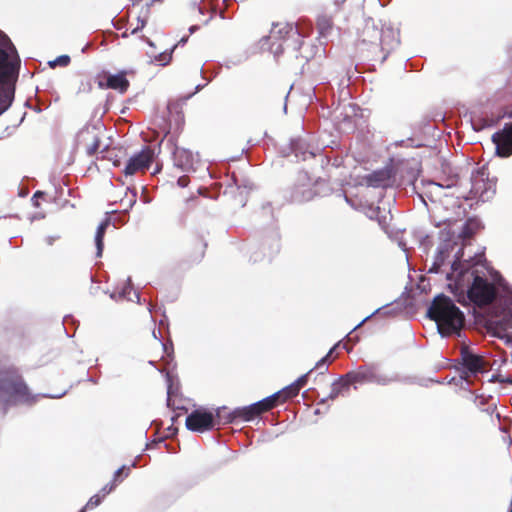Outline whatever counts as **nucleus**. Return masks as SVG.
Segmentation results:
<instances>
[{
	"mask_svg": "<svg viewBox=\"0 0 512 512\" xmlns=\"http://www.w3.org/2000/svg\"><path fill=\"white\" fill-rule=\"evenodd\" d=\"M373 383L386 386L391 383H412V378L409 376H401L398 373L385 374L379 373L375 370Z\"/></svg>",
	"mask_w": 512,
	"mask_h": 512,
	"instance_id": "bb28decb",
	"label": "nucleus"
},
{
	"mask_svg": "<svg viewBox=\"0 0 512 512\" xmlns=\"http://www.w3.org/2000/svg\"><path fill=\"white\" fill-rule=\"evenodd\" d=\"M165 381L167 384L166 404L169 408H173L172 397L177 396L180 392V382L173 373L167 371L165 373Z\"/></svg>",
	"mask_w": 512,
	"mask_h": 512,
	"instance_id": "c756f323",
	"label": "nucleus"
},
{
	"mask_svg": "<svg viewBox=\"0 0 512 512\" xmlns=\"http://www.w3.org/2000/svg\"><path fill=\"white\" fill-rule=\"evenodd\" d=\"M460 361L458 362L461 370V378L483 374L492 368V365L484 358V356L475 353L469 346L463 345L460 348Z\"/></svg>",
	"mask_w": 512,
	"mask_h": 512,
	"instance_id": "1a4fd4ad",
	"label": "nucleus"
},
{
	"mask_svg": "<svg viewBox=\"0 0 512 512\" xmlns=\"http://www.w3.org/2000/svg\"><path fill=\"white\" fill-rule=\"evenodd\" d=\"M198 155H194L192 151L180 148L176 145H174L173 151H172V158L174 165L181 169L184 172H190L195 171L196 167L195 165L198 163L197 159Z\"/></svg>",
	"mask_w": 512,
	"mask_h": 512,
	"instance_id": "a211bd4d",
	"label": "nucleus"
},
{
	"mask_svg": "<svg viewBox=\"0 0 512 512\" xmlns=\"http://www.w3.org/2000/svg\"><path fill=\"white\" fill-rule=\"evenodd\" d=\"M367 216L371 220H376L379 226L385 229L388 226V216L381 210L379 206H370L367 211Z\"/></svg>",
	"mask_w": 512,
	"mask_h": 512,
	"instance_id": "72a5a7b5",
	"label": "nucleus"
},
{
	"mask_svg": "<svg viewBox=\"0 0 512 512\" xmlns=\"http://www.w3.org/2000/svg\"><path fill=\"white\" fill-rule=\"evenodd\" d=\"M58 238V236H47L45 241L49 246H52Z\"/></svg>",
	"mask_w": 512,
	"mask_h": 512,
	"instance_id": "69168bd1",
	"label": "nucleus"
},
{
	"mask_svg": "<svg viewBox=\"0 0 512 512\" xmlns=\"http://www.w3.org/2000/svg\"><path fill=\"white\" fill-rule=\"evenodd\" d=\"M314 61L310 62L306 68V73H308L313 79V95L318 101H322L323 95L326 90H332L330 82L333 80H339L342 82V79H339L340 76L344 73V69L339 65L335 67H321L313 68Z\"/></svg>",
	"mask_w": 512,
	"mask_h": 512,
	"instance_id": "0eeeda50",
	"label": "nucleus"
},
{
	"mask_svg": "<svg viewBox=\"0 0 512 512\" xmlns=\"http://www.w3.org/2000/svg\"><path fill=\"white\" fill-rule=\"evenodd\" d=\"M359 37L363 43L378 45V40L381 38V25H377L371 17L365 18Z\"/></svg>",
	"mask_w": 512,
	"mask_h": 512,
	"instance_id": "4be33fe9",
	"label": "nucleus"
},
{
	"mask_svg": "<svg viewBox=\"0 0 512 512\" xmlns=\"http://www.w3.org/2000/svg\"><path fill=\"white\" fill-rule=\"evenodd\" d=\"M163 440H164V439H163V438H161V439H159V440H154V441H152V442H150V443H147V444H146V448H147V449H150V448H152L154 445H157L158 443L162 442Z\"/></svg>",
	"mask_w": 512,
	"mask_h": 512,
	"instance_id": "338daca9",
	"label": "nucleus"
},
{
	"mask_svg": "<svg viewBox=\"0 0 512 512\" xmlns=\"http://www.w3.org/2000/svg\"><path fill=\"white\" fill-rule=\"evenodd\" d=\"M160 329H169V320L165 313H163L162 318L159 320Z\"/></svg>",
	"mask_w": 512,
	"mask_h": 512,
	"instance_id": "4d7b16f0",
	"label": "nucleus"
},
{
	"mask_svg": "<svg viewBox=\"0 0 512 512\" xmlns=\"http://www.w3.org/2000/svg\"><path fill=\"white\" fill-rule=\"evenodd\" d=\"M154 150L144 147L140 152L132 155L123 170L125 176H132L139 171L148 170L154 160Z\"/></svg>",
	"mask_w": 512,
	"mask_h": 512,
	"instance_id": "2eb2a0df",
	"label": "nucleus"
},
{
	"mask_svg": "<svg viewBox=\"0 0 512 512\" xmlns=\"http://www.w3.org/2000/svg\"><path fill=\"white\" fill-rule=\"evenodd\" d=\"M257 403H259V407L263 408V412H265L277 406L278 404L283 403V401L280 398V393L277 391L272 395H269L263 398L262 400L257 401Z\"/></svg>",
	"mask_w": 512,
	"mask_h": 512,
	"instance_id": "f704fd0d",
	"label": "nucleus"
},
{
	"mask_svg": "<svg viewBox=\"0 0 512 512\" xmlns=\"http://www.w3.org/2000/svg\"><path fill=\"white\" fill-rule=\"evenodd\" d=\"M400 44L399 31L395 30L390 24L381 23V38L378 40L381 50L387 54L397 48Z\"/></svg>",
	"mask_w": 512,
	"mask_h": 512,
	"instance_id": "aec40b11",
	"label": "nucleus"
},
{
	"mask_svg": "<svg viewBox=\"0 0 512 512\" xmlns=\"http://www.w3.org/2000/svg\"><path fill=\"white\" fill-rule=\"evenodd\" d=\"M313 369L309 370L307 373L301 375L298 379L294 381V384L300 388L304 387L307 384L308 376L312 373Z\"/></svg>",
	"mask_w": 512,
	"mask_h": 512,
	"instance_id": "3c124183",
	"label": "nucleus"
},
{
	"mask_svg": "<svg viewBox=\"0 0 512 512\" xmlns=\"http://www.w3.org/2000/svg\"><path fill=\"white\" fill-rule=\"evenodd\" d=\"M16 82L7 83L0 89V115L6 112L14 101Z\"/></svg>",
	"mask_w": 512,
	"mask_h": 512,
	"instance_id": "c85d7f7f",
	"label": "nucleus"
},
{
	"mask_svg": "<svg viewBox=\"0 0 512 512\" xmlns=\"http://www.w3.org/2000/svg\"><path fill=\"white\" fill-rule=\"evenodd\" d=\"M263 413V408L259 407V403L255 402L245 407H238L230 412L225 423H234L237 419L243 421H251Z\"/></svg>",
	"mask_w": 512,
	"mask_h": 512,
	"instance_id": "412c9836",
	"label": "nucleus"
},
{
	"mask_svg": "<svg viewBox=\"0 0 512 512\" xmlns=\"http://www.w3.org/2000/svg\"><path fill=\"white\" fill-rule=\"evenodd\" d=\"M177 183L180 187H186L188 183V179L185 176L178 178Z\"/></svg>",
	"mask_w": 512,
	"mask_h": 512,
	"instance_id": "0e129e2a",
	"label": "nucleus"
},
{
	"mask_svg": "<svg viewBox=\"0 0 512 512\" xmlns=\"http://www.w3.org/2000/svg\"><path fill=\"white\" fill-rule=\"evenodd\" d=\"M153 337H154L155 339H157V340L161 343V345H162V347H163V350H164V352H165L167 355H169L170 353H173V344H172V341H171V340H169L168 342H163V341H162L161 330H159V331H158V334H157V333H156V331L154 330V331H153Z\"/></svg>",
	"mask_w": 512,
	"mask_h": 512,
	"instance_id": "37998d69",
	"label": "nucleus"
},
{
	"mask_svg": "<svg viewBox=\"0 0 512 512\" xmlns=\"http://www.w3.org/2000/svg\"><path fill=\"white\" fill-rule=\"evenodd\" d=\"M262 212L271 215V218H273V211H272L271 203L263 204L262 205Z\"/></svg>",
	"mask_w": 512,
	"mask_h": 512,
	"instance_id": "052dcab7",
	"label": "nucleus"
},
{
	"mask_svg": "<svg viewBox=\"0 0 512 512\" xmlns=\"http://www.w3.org/2000/svg\"><path fill=\"white\" fill-rule=\"evenodd\" d=\"M132 289H133V286H132L131 278L129 277L127 279V282L124 285V287L118 292L119 298H121V299L127 298L128 295L131 293Z\"/></svg>",
	"mask_w": 512,
	"mask_h": 512,
	"instance_id": "09e8293b",
	"label": "nucleus"
},
{
	"mask_svg": "<svg viewBox=\"0 0 512 512\" xmlns=\"http://www.w3.org/2000/svg\"><path fill=\"white\" fill-rule=\"evenodd\" d=\"M220 417V409L213 413L204 407H199L187 415L185 425L189 431L204 433L213 430L219 424Z\"/></svg>",
	"mask_w": 512,
	"mask_h": 512,
	"instance_id": "9d476101",
	"label": "nucleus"
},
{
	"mask_svg": "<svg viewBox=\"0 0 512 512\" xmlns=\"http://www.w3.org/2000/svg\"><path fill=\"white\" fill-rule=\"evenodd\" d=\"M282 153L285 157L294 155L296 161L314 160L320 165L321 169H325L329 166L332 160V157L327 150H324L322 153L308 151L306 149V143L300 138L291 139L289 146L286 149H283Z\"/></svg>",
	"mask_w": 512,
	"mask_h": 512,
	"instance_id": "9b49d317",
	"label": "nucleus"
},
{
	"mask_svg": "<svg viewBox=\"0 0 512 512\" xmlns=\"http://www.w3.org/2000/svg\"><path fill=\"white\" fill-rule=\"evenodd\" d=\"M426 316L435 321L438 333L442 338L462 337L465 315L447 295H436L427 308Z\"/></svg>",
	"mask_w": 512,
	"mask_h": 512,
	"instance_id": "20e7f679",
	"label": "nucleus"
},
{
	"mask_svg": "<svg viewBox=\"0 0 512 512\" xmlns=\"http://www.w3.org/2000/svg\"><path fill=\"white\" fill-rule=\"evenodd\" d=\"M317 195L313 185V179L306 171H299L296 180L290 190V200L295 203H303L312 200Z\"/></svg>",
	"mask_w": 512,
	"mask_h": 512,
	"instance_id": "f8f14e48",
	"label": "nucleus"
},
{
	"mask_svg": "<svg viewBox=\"0 0 512 512\" xmlns=\"http://www.w3.org/2000/svg\"><path fill=\"white\" fill-rule=\"evenodd\" d=\"M205 2V7L211 12V16L204 22L207 25L214 15L218 14L221 19H226V15L224 11H220L218 13V0H203Z\"/></svg>",
	"mask_w": 512,
	"mask_h": 512,
	"instance_id": "58836bf2",
	"label": "nucleus"
},
{
	"mask_svg": "<svg viewBox=\"0 0 512 512\" xmlns=\"http://www.w3.org/2000/svg\"><path fill=\"white\" fill-rule=\"evenodd\" d=\"M21 68L18 51L9 36L0 30V89L16 82Z\"/></svg>",
	"mask_w": 512,
	"mask_h": 512,
	"instance_id": "39448f33",
	"label": "nucleus"
},
{
	"mask_svg": "<svg viewBox=\"0 0 512 512\" xmlns=\"http://www.w3.org/2000/svg\"><path fill=\"white\" fill-rule=\"evenodd\" d=\"M71 59H70V56L69 55H60L58 57H56L54 60L50 61L49 62V66L50 67H56V66H60V67H66L69 65Z\"/></svg>",
	"mask_w": 512,
	"mask_h": 512,
	"instance_id": "c03bdc74",
	"label": "nucleus"
},
{
	"mask_svg": "<svg viewBox=\"0 0 512 512\" xmlns=\"http://www.w3.org/2000/svg\"><path fill=\"white\" fill-rule=\"evenodd\" d=\"M499 322L504 330L512 333V301L506 303L503 317Z\"/></svg>",
	"mask_w": 512,
	"mask_h": 512,
	"instance_id": "c9c22d12",
	"label": "nucleus"
},
{
	"mask_svg": "<svg viewBox=\"0 0 512 512\" xmlns=\"http://www.w3.org/2000/svg\"><path fill=\"white\" fill-rule=\"evenodd\" d=\"M116 487V484L113 483V482H110L108 484H106L102 489H101V493H102V497L104 498L106 495H108L109 493H111Z\"/></svg>",
	"mask_w": 512,
	"mask_h": 512,
	"instance_id": "5fc2aeb1",
	"label": "nucleus"
},
{
	"mask_svg": "<svg viewBox=\"0 0 512 512\" xmlns=\"http://www.w3.org/2000/svg\"><path fill=\"white\" fill-rule=\"evenodd\" d=\"M242 62V59H237V60H226L224 63H223V66L227 69H230L232 66H237L239 65L240 63Z\"/></svg>",
	"mask_w": 512,
	"mask_h": 512,
	"instance_id": "13d9d810",
	"label": "nucleus"
},
{
	"mask_svg": "<svg viewBox=\"0 0 512 512\" xmlns=\"http://www.w3.org/2000/svg\"><path fill=\"white\" fill-rule=\"evenodd\" d=\"M416 177L412 175L411 179L407 182L409 186H411V189L413 192L417 193V185H416Z\"/></svg>",
	"mask_w": 512,
	"mask_h": 512,
	"instance_id": "680f3d73",
	"label": "nucleus"
},
{
	"mask_svg": "<svg viewBox=\"0 0 512 512\" xmlns=\"http://www.w3.org/2000/svg\"><path fill=\"white\" fill-rule=\"evenodd\" d=\"M395 177L396 170L394 166L392 164H387L384 167L367 174L364 177V180L368 187L388 188L394 185Z\"/></svg>",
	"mask_w": 512,
	"mask_h": 512,
	"instance_id": "4468645a",
	"label": "nucleus"
},
{
	"mask_svg": "<svg viewBox=\"0 0 512 512\" xmlns=\"http://www.w3.org/2000/svg\"><path fill=\"white\" fill-rule=\"evenodd\" d=\"M491 140L495 145V153L501 158H507L512 155V121L506 123L504 127L496 131Z\"/></svg>",
	"mask_w": 512,
	"mask_h": 512,
	"instance_id": "f3484780",
	"label": "nucleus"
},
{
	"mask_svg": "<svg viewBox=\"0 0 512 512\" xmlns=\"http://www.w3.org/2000/svg\"><path fill=\"white\" fill-rule=\"evenodd\" d=\"M227 181L223 194L230 195L240 207H244L249 192L254 189V183L245 177L238 178L235 173H232Z\"/></svg>",
	"mask_w": 512,
	"mask_h": 512,
	"instance_id": "ddd939ff",
	"label": "nucleus"
},
{
	"mask_svg": "<svg viewBox=\"0 0 512 512\" xmlns=\"http://www.w3.org/2000/svg\"><path fill=\"white\" fill-rule=\"evenodd\" d=\"M489 382H504V378L500 374H493L489 379Z\"/></svg>",
	"mask_w": 512,
	"mask_h": 512,
	"instance_id": "e2e57ef3",
	"label": "nucleus"
},
{
	"mask_svg": "<svg viewBox=\"0 0 512 512\" xmlns=\"http://www.w3.org/2000/svg\"><path fill=\"white\" fill-rule=\"evenodd\" d=\"M481 227V222L476 218H469L467 219L461 226V229L458 233V235H455V238L457 242L459 240L462 241V244L460 247L464 248V242L469 240Z\"/></svg>",
	"mask_w": 512,
	"mask_h": 512,
	"instance_id": "a878e982",
	"label": "nucleus"
},
{
	"mask_svg": "<svg viewBox=\"0 0 512 512\" xmlns=\"http://www.w3.org/2000/svg\"><path fill=\"white\" fill-rule=\"evenodd\" d=\"M130 472L129 467L123 465L120 468H118L113 475V483L122 482L126 477H128Z\"/></svg>",
	"mask_w": 512,
	"mask_h": 512,
	"instance_id": "a19ab883",
	"label": "nucleus"
},
{
	"mask_svg": "<svg viewBox=\"0 0 512 512\" xmlns=\"http://www.w3.org/2000/svg\"><path fill=\"white\" fill-rule=\"evenodd\" d=\"M439 238L441 242L436 249L433 262L427 271L429 274H446L448 271L444 268L447 267L448 264L451 266L456 253L457 240L454 232L446 229L441 230Z\"/></svg>",
	"mask_w": 512,
	"mask_h": 512,
	"instance_id": "423d86ee",
	"label": "nucleus"
},
{
	"mask_svg": "<svg viewBox=\"0 0 512 512\" xmlns=\"http://www.w3.org/2000/svg\"><path fill=\"white\" fill-rule=\"evenodd\" d=\"M102 500L103 497L100 494H95L89 499L85 506L87 509L97 507L101 504Z\"/></svg>",
	"mask_w": 512,
	"mask_h": 512,
	"instance_id": "8fccbe9b",
	"label": "nucleus"
},
{
	"mask_svg": "<svg viewBox=\"0 0 512 512\" xmlns=\"http://www.w3.org/2000/svg\"><path fill=\"white\" fill-rule=\"evenodd\" d=\"M99 147H100V139L96 137L94 142L92 143V145H90L87 148V154L89 156H93L98 151Z\"/></svg>",
	"mask_w": 512,
	"mask_h": 512,
	"instance_id": "603ef678",
	"label": "nucleus"
},
{
	"mask_svg": "<svg viewBox=\"0 0 512 512\" xmlns=\"http://www.w3.org/2000/svg\"><path fill=\"white\" fill-rule=\"evenodd\" d=\"M96 81L99 88L116 90L121 94L125 93L129 87L125 71H120L116 74L102 71L97 75Z\"/></svg>",
	"mask_w": 512,
	"mask_h": 512,
	"instance_id": "dca6fc26",
	"label": "nucleus"
},
{
	"mask_svg": "<svg viewBox=\"0 0 512 512\" xmlns=\"http://www.w3.org/2000/svg\"><path fill=\"white\" fill-rule=\"evenodd\" d=\"M220 72L219 68L216 69H208L204 70L203 66L200 68V74L203 79H207V82H210L214 77H216Z\"/></svg>",
	"mask_w": 512,
	"mask_h": 512,
	"instance_id": "49530a36",
	"label": "nucleus"
},
{
	"mask_svg": "<svg viewBox=\"0 0 512 512\" xmlns=\"http://www.w3.org/2000/svg\"><path fill=\"white\" fill-rule=\"evenodd\" d=\"M66 393L67 391L60 394H33L16 366L0 363V409L3 414L11 407L32 406L41 397L59 399Z\"/></svg>",
	"mask_w": 512,
	"mask_h": 512,
	"instance_id": "f03ea898",
	"label": "nucleus"
},
{
	"mask_svg": "<svg viewBox=\"0 0 512 512\" xmlns=\"http://www.w3.org/2000/svg\"><path fill=\"white\" fill-rule=\"evenodd\" d=\"M486 263V258L482 253H475L465 259L463 247H458L451 263V269L446 273V280L449 291L459 303L469 301L477 305L488 304L495 298L494 284L499 287H504L507 284L496 270L490 271L493 283L473 270L475 266H485Z\"/></svg>",
	"mask_w": 512,
	"mask_h": 512,
	"instance_id": "f257e3e1",
	"label": "nucleus"
},
{
	"mask_svg": "<svg viewBox=\"0 0 512 512\" xmlns=\"http://www.w3.org/2000/svg\"><path fill=\"white\" fill-rule=\"evenodd\" d=\"M280 251V237L277 232H273L271 237L263 243L261 252L254 251L250 256V260L254 263L268 258L270 261Z\"/></svg>",
	"mask_w": 512,
	"mask_h": 512,
	"instance_id": "6ab92c4d",
	"label": "nucleus"
},
{
	"mask_svg": "<svg viewBox=\"0 0 512 512\" xmlns=\"http://www.w3.org/2000/svg\"><path fill=\"white\" fill-rule=\"evenodd\" d=\"M137 21H138V25L136 28H134L132 30V34H137L139 31H141L147 24V18L146 17H141V16H138L137 18Z\"/></svg>",
	"mask_w": 512,
	"mask_h": 512,
	"instance_id": "864d4df0",
	"label": "nucleus"
},
{
	"mask_svg": "<svg viewBox=\"0 0 512 512\" xmlns=\"http://www.w3.org/2000/svg\"><path fill=\"white\" fill-rule=\"evenodd\" d=\"M496 182L497 178H490L488 167L483 165L471 172L470 193L473 194V197H478L483 202L489 201L496 193Z\"/></svg>",
	"mask_w": 512,
	"mask_h": 512,
	"instance_id": "6e6552de",
	"label": "nucleus"
},
{
	"mask_svg": "<svg viewBox=\"0 0 512 512\" xmlns=\"http://www.w3.org/2000/svg\"><path fill=\"white\" fill-rule=\"evenodd\" d=\"M44 196H45V192L40 191V190L36 191V192L34 193V195H33L32 199H31V201H32L33 205H34L35 207H39V205H40V204H39V202H38V201H39V198H43Z\"/></svg>",
	"mask_w": 512,
	"mask_h": 512,
	"instance_id": "6e6d98bb",
	"label": "nucleus"
},
{
	"mask_svg": "<svg viewBox=\"0 0 512 512\" xmlns=\"http://www.w3.org/2000/svg\"><path fill=\"white\" fill-rule=\"evenodd\" d=\"M132 193V197L128 200L127 208L116 214L115 217L111 218V224L114 227H120L126 224L129 220V209H131L136 203L137 191L136 189L128 188Z\"/></svg>",
	"mask_w": 512,
	"mask_h": 512,
	"instance_id": "7c9ffc66",
	"label": "nucleus"
},
{
	"mask_svg": "<svg viewBox=\"0 0 512 512\" xmlns=\"http://www.w3.org/2000/svg\"><path fill=\"white\" fill-rule=\"evenodd\" d=\"M313 370L314 369H317L319 370L320 374H324L325 372L328 371V355H325L324 357H322L316 364H315V367L312 368Z\"/></svg>",
	"mask_w": 512,
	"mask_h": 512,
	"instance_id": "de8ad7c7",
	"label": "nucleus"
},
{
	"mask_svg": "<svg viewBox=\"0 0 512 512\" xmlns=\"http://www.w3.org/2000/svg\"><path fill=\"white\" fill-rule=\"evenodd\" d=\"M317 29H318V40L320 45H326L328 43L329 37L331 36L334 24L332 19L327 15H321L317 19Z\"/></svg>",
	"mask_w": 512,
	"mask_h": 512,
	"instance_id": "393cba45",
	"label": "nucleus"
},
{
	"mask_svg": "<svg viewBox=\"0 0 512 512\" xmlns=\"http://www.w3.org/2000/svg\"><path fill=\"white\" fill-rule=\"evenodd\" d=\"M301 38L298 29L292 24H274L270 34L261 39V48L269 50L275 59H278L284 52H291L296 59L301 56L305 59V63L302 64L300 72L305 75L310 58H313L315 54L312 52L315 47L311 48L309 54H300L299 51L304 45Z\"/></svg>",
	"mask_w": 512,
	"mask_h": 512,
	"instance_id": "7ed1b4c3",
	"label": "nucleus"
},
{
	"mask_svg": "<svg viewBox=\"0 0 512 512\" xmlns=\"http://www.w3.org/2000/svg\"><path fill=\"white\" fill-rule=\"evenodd\" d=\"M443 172L447 173L448 176L444 180H442L441 182L435 183V184L438 185L441 188H452V187H455L458 184V181H459L458 173L455 172L453 170V168L450 167L449 165H446L443 168Z\"/></svg>",
	"mask_w": 512,
	"mask_h": 512,
	"instance_id": "473e14b6",
	"label": "nucleus"
},
{
	"mask_svg": "<svg viewBox=\"0 0 512 512\" xmlns=\"http://www.w3.org/2000/svg\"><path fill=\"white\" fill-rule=\"evenodd\" d=\"M177 48V45H173L170 49L165 50L157 55H154L153 61L161 66H166L172 60V54Z\"/></svg>",
	"mask_w": 512,
	"mask_h": 512,
	"instance_id": "e433bc0d",
	"label": "nucleus"
},
{
	"mask_svg": "<svg viewBox=\"0 0 512 512\" xmlns=\"http://www.w3.org/2000/svg\"><path fill=\"white\" fill-rule=\"evenodd\" d=\"M109 212L106 213V218L102 220V222L98 225L96 232H95V246H96V257L100 258L102 257L103 250H104V236L106 233L107 228L111 224V217L108 216Z\"/></svg>",
	"mask_w": 512,
	"mask_h": 512,
	"instance_id": "cd10ccee",
	"label": "nucleus"
},
{
	"mask_svg": "<svg viewBox=\"0 0 512 512\" xmlns=\"http://www.w3.org/2000/svg\"><path fill=\"white\" fill-rule=\"evenodd\" d=\"M351 382L349 379L346 378V374L340 376L338 379H336L332 385H331V392L327 397L322 398L319 401V405H324L327 403L328 400H334L339 395L343 394L346 390L349 389Z\"/></svg>",
	"mask_w": 512,
	"mask_h": 512,
	"instance_id": "b1692460",
	"label": "nucleus"
},
{
	"mask_svg": "<svg viewBox=\"0 0 512 512\" xmlns=\"http://www.w3.org/2000/svg\"><path fill=\"white\" fill-rule=\"evenodd\" d=\"M503 117H504V115L501 117H497V118L489 117V116L484 117V116H480V115H474L471 117V125H472V128L474 131H482L486 128H490V127L497 125L499 120Z\"/></svg>",
	"mask_w": 512,
	"mask_h": 512,
	"instance_id": "2f4dec72",
	"label": "nucleus"
},
{
	"mask_svg": "<svg viewBox=\"0 0 512 512\" xmlns=\"http://www.w3.org/2000/svg\"><path fill=\"white\" fill-rule=\"evenodd\" d=\"M328 153L331 155L332 160L330 165L334 168H339L344 164V156L335 152L333 149H330Z\"/></svg>",
	"mask_w": 512,
	"mask_h": 512,
	"instance_id": "a18cd8bd",
	"label": "nucleus"
},
{
	"mask_svg": "<svg viewBox=\"0 0 512 512\" xmlns=\"http://www.w3.org/2000/svg\"><path fill=\"white\" fill-rule=\"evenodd\" d=\"M341 345H342V343H341V341H339L338 343H336V344H335V345H334V346H333V347L328 351V353H327L326 355H328V357H329V356H330L332 353H334V351H335L338 347H340Z\"/></svg>",
	"mask_w": 512,
	"mask_h": 512,
	"instance_id": "774afa93",
	"label": "nucleus"
},
{
	"mask_svg": "<svg viewBox=\"0 0 512 512\" xmlns=\"http://www.w3.org/2000/svg\"><path fill=\"white\" fill-rule=\"evenodd\" d=\"M374 372V366H361L357 371L346 373V378L350 380L351 384L373 383Z\"/></svg>",
	"mask_w": 512,
	"mask_h": 512,
	"instance_id": "5701e85b",
	"label": "nucleus"
},
{
	"mask_svg": "<svg viewBox=\"0 0 512 512\" xmlns=\"http://www.w3.org/2000/svg\"><path fill=\"white\" fill-rule=\"evenodd\" d=\"M63 328L66 333V336L72 338L74 336V332L76 329V325L78 322L72 317V315H66L63 317Z\"/></svg>",
	"mask_w": 512,
	"mask_h": 512,
	"instance_id": "ea45409f",
	"label": "nucleus"
},
{
	"mask_svg": "<svg viewBox=\"0 0 512 512\" xmlns=\"http://www.w3.org/2000/svg\"><path fill=\"white\" fill-rule=\"evenodd\" d=\"M420 245L424 248L425 251L431 246V241L428 235L421 239Z\"/></svg>",
	"mask_w": 512,
	"mask_h": 512,
	"instance_id": "bf43d9fd",
	"label": "nucleus"
},
{
	"mask_svg": "<svg viewBox=\"0 0 512 512\" xmlns=\"http://www.w3.org/2000/svg\"><path fill=\"white\" fill-rule=\"evenodd\" d=\"M299 391H300L299 387L296 386V384H294V382H293V383L285 386L278 392L280 393L281 400L283 402H285L286 400H289V399L297 396L299 394Z\"/></svg>",
	"mask_w": 512,
	"mask_h": 512,
	"instance_id": "4c0bfd02",
	"label": "nucleus"
},
{
	"mask_svg": "<svg viewBox=\"0 0 512 512\" xmlns=\"http://www.w3.org/2000/svg\"><path fill=\"white\" fill-rule=\"evenodd\" d=\"M389 305L386 304V305H383L382 307H379L377 308L374 312H372L370 315H368L367 317H365L358 325H356L352 331H354L355 329H357L358 327H360L363 323H365L366 321H368L370 318H372L374 315H376L377 313H379L380 311H383V314L384 315H393L394 314V310H386V308L388 307Z\"/></svg>",
	"mask_w": 512,
	"mask_h": 512,
	"instance_id": "79ce46f5",
	"label": "nucleus"
}]
</instances>
